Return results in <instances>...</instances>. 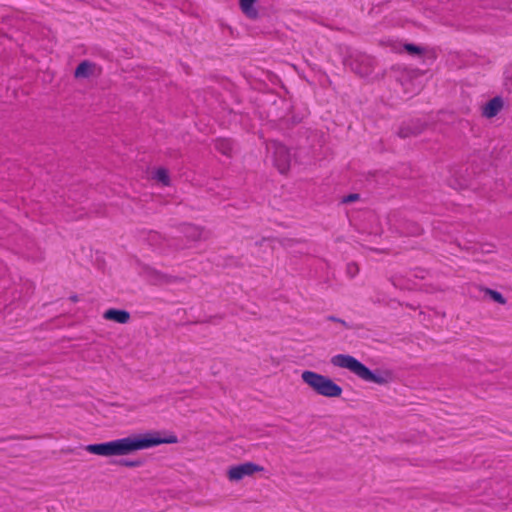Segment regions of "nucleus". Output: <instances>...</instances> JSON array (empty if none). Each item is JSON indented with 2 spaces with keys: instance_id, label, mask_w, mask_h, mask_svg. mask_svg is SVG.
<instances>
[{
  "instance_id": "nucleus-1",
  "label": "nucleus",
  "mask_w": 512,
  "mask_h": 512,
  "mask_svg": "<svg viewBox=\"0 0 512 512\" xmlns=\"http://www.w3.org/2000/svg\"><path fill=\"white\" fill-rule=\"evenodd\" d=\"M177 442L178 438L174 434L162 438L157 433H146L143 436H129L108 442L89 444L85 450L105 457L125 456L160 444H175Z\"/></svg>"
},
{
  "instance_id": "nucleus-2",
  "label": "nucleus",
  "mask_w": 512,
  "mask_h": 512,
  "mask_svg": "<svg viewBox=\"0 0 512 512\" xmlns=\"http://www.w3.org/2000/svg\"><path fill=\"white\" fill-rule=\"evenodd\" d=\"M331 364L335 367L345 368L367 382L376 384H384L386 382L383 376L371 371L355 357L348 354L334 355L331 358Z\"/></svg>"
},
{
  "instance_id": "nucleus-3",
  "label": "nucleus",
  "mask_w": 512,
  "mask_h": 512,
  "mask_svg": "<svg viewBox=\"0 0 512 512\" xmlns=\"http://www.w3.org/2000/svg\"><path fill=\"white\" fill-rule=\"evenodd\" d=\"M301 378L305 384L313 389L318 395L327 398H336L341 396L342 387L335 383L332 379L314 371L305 370L301 374Z\"/></svg>"
},
{
  "instance_id": "nucleus-4",
  "label": "nucleus",
  "mask_w": 512,
  "mask_h": 512,
  "mask_svg": "<svg viewBox=\"0 0 512 512\" xmlns=\"http://www.w3.org/2000/svg\"><path fill=\"white\" fill-rule=\"evenodd\" d=\"M268 151H271L273 154V161L275 167L281 174H284L288 171L291 162V154L289 149L276 141H273L267 146Z\"/></svg>"
},
{
  "instance_id": "nucleus-5",
  "label": "nucleus",
  "mask_w": 512,
  "mask_h": 512,
  "mask_svg": "<svg viewBox=\"0 0 512 512\" xmlns=\"http://www.w3.org/2000/svg\"><path fill=\"white\" fill-rule=\"evenodd\" d=\"M263 467L253 462H246L232 466L228 471V477L231 481H239L246 476H251L255 472L263 471Z\"/></svg>"
},
{
  "instance_id": "nucleus-6",
  "label": "nucleus",
  "mask_w": 512,
  "mask_h": 512,
  "mask_svg": "<svg viewBox=\"0 0 512 512\" xmlns=\"http://www.w3.org/2000/svg\"><path fill=\"white\" fill-rule=\"evenodd\" d=\"M503 106V99L500 96H496L482 107V115L488 119L493 118L502 110Z\"/></svg>"
},
{
  "instance_id": "nucleus-7",
  "label": "nucleus",
  "mask_w": 512,
  "mask_h": 512,
  "mask_svg": "<svg viewBox=\"0 0 512 512\" xmlns=\"http://www.w3.org/2000/svg\"><path fill=\"white\" fill-rule=\"evenodd\" d=\"M103 318L120 324H126L130 320V313L121 309H108L104 312Z\"/></svg>"
},
{
  "instance_id": "nucleus-8",
  "label": "nucleus",
  "mask_w": 512,
  "mask_h": 512,
  "mask_svg": "<svg viewBox=\"0 0 512 512\" xmlns=\"http://www.w3.org/2000/svg\"><path fill=\"white\" fill-rule=\"evenodd\" d=\"M94 67L93 63L84 60L76 67L74 76L76 78H88L92 75Z\"/></svg>"
},
{
  "instance_id": "nucleus-9",
  "label": "nucleus",
  "mask_w": 512,
  "mask_h": 512,
  "mask_svg": "<svg viewBox=\"0 0 512 512\" xmlns=\"http://www.w3.org/2000/svg\"><path fill=\"white\" fill-rule=\"evenodd\" d=\"M255 2L256 0H239L242 12L250 19H256L258 17V10L254 5Z\"/></svg>"
},
{
  "instance_id": "nucleus-10",
  "label": "nucleus",
  "mask_w": 512,
  "mask_h": 512,
  "mask_svg": "<svg viewBox=\"0 0 512 512\" xmlns=\"http://www.w3.org/2000/svg\"><path fill=\"white\" fill-rule=\"evenodd\" d=\"M147 241L154 249L159 250L160 252H165L164 244L166 243V239L159 233L150 232L148 234Z\"/></svg>"
},
{
  "instance_id": "nucleus-11",
  "label": "nucleus",
  "mask_w": 512,
  "mask_h": 512,
  "mask_svg": "<svg viewBox=\"0 0 512 512\" xmlns=\"http://www.w3.org/2000/svg\"><path fill=\"white\" fill-rule=\"evenodd\" d=\"M215 148L223 155L230 156L233 150V143L229 139H218L215 143Z\"/></svg>"
},
{
  "instance_id": "nucleus-12",
  "label": "nucleus",
  "mask_w": 512,
  "mask_h": 512,
  "mask_svg": "<svg viewBox=\"0 0 512 512\" xmlns=\"http://www.w3.org/2000/svg\"><path fill=\"white\" fill-rule=\"evenodd\" d=\"M154 178L165 186L169 185V175L164 168H158L154 173Z\"/></svg>"
},
{
  "instance_id": "nucleus-13",
  "label": "nucleus",
  "mask_w": 512,
  "mask_h": 512,
  "mask_svg": "<svg viewBox=\"0 0 512 512\" xmlns=\"http://www.w3.org/2000/svg\"><path fill=\"white\" fill-rule=\"evenodd\" d=\"M485 294L488 295L493 301H495L501 305H504L507 302L506 299L504 298V296L496 290L486 288Z\"/></svg>"
},
{
  "instance_id": "nucleus-14",
  "label": "nucleus",
  "mask_w": 512,
  "mask_h": 512,
  "mask_svg": "<svg viewBox=\"0 0 512 512\" xmlns=\"http://www.w3.org/2000/svg\"><path fill=\"white\" fill-rule=\"evenodd\" d=\"M417 133H419V130L418 129H412L409 125L401 126L399 131H398V135L401 138H407V137H409L411 135H416Z\"/></svg>"
},
{
  "instance_id": "nucleus-15",
  "label": "nucleus",
  "mask_w": 512,
  "mask_h": 512,
  "mask_svg": "<svg viewBox=\"0 0 512 512\" xmlns=\"http://www.w3.org/2000/svg\"><path fill=\"white\" fill-rule=\"evenodd\" d=\"M404 49L409 53V54H412V55H419V54H422L424 52V49L420 46H417L415 44H412V43H407L404 45Z\"/></svg>"
},
{
  "instance_id": "nucleus-16",
  "label": "nucleus",
  "mask_w": 512,
  "mask_h": 512,
  "mask_svg": "<svg viewBox=\"0 0 512 512\" xmlns=\"http://www.w3.org/2000/svg\"><path fill=\"white\" fill-rule=\"evenodd\" d=\"M327 320L329 321H333V322H337V323H340L341 325H343L345 328H351L350 325L343 319L341 318H338L336 316H333V315H329L327 316Z\"/></svg>"
},
{
  "instance_id": "nucleus-17",
  "label": "nucleus",
  "mask_w": 512,
  "mask_h": 512,
  "mask_svg": "<svg viewBox=\"0 0 512 512\" xmlns=\"http://www.w3.org/2000/svg\"><path fill=\"white\" fill-rule=\"evenodd\" d=\"M359 199V194L352 193L343 198V203H351Z\"/></svg>"
},
{
  "instance_id": "nucleus-18",
  "label": "nucleus",
  "mask_w": 512,
  "mask_h": 512,
  "mask_svg": "<svg viewBox=\"0 0 512 512\" xmlns=\"http://www.w3.org/2000/svg\"><path fill=\"white\" fill-rule=\"evenodd\" d=\"M120 463L127 467H138L141 464L140 461H129V460H122Z\"/></svg>"
},
{
  "instance_id": "nucleus-19",
  "label": "nucleus",
  "mask_w": 512,
  "mask_h": 512,
  "mask_svg": "<svg viewBox=\"0 0 512 512\" xmlns=\"http://www.w3.org/2000/svg\"><path fill=\"white\" fill-rule=\"evenodd\" d=\"M347 270H348V273L351 275V276H354L357 272H358V267L356 264L354 263H351V264H348L347 266Z\"/></svg>"
},
{
  "instance_id": "nucleus-20",
  "label": "nucleus",
  "mask_w": 512,
  "mask_h": 512,
  "mask_svg": "<svg viewBox=\"0 0 512 512\" xmlns=\"http://www.w3.org/2000/svg\"><path fill=\"white\" fill-rule=\"evenodd\" d=\"M188 229L193 231L194 239H197L200 236V231L197 228L189 226Z\"/></svg>"
},
{
  "instance_id": "nucleus-21",
  "label": "nucleus",
  "mask_w": 512,
  "mask_h": 512,
  "mask_svg": "<svg viewBox=\"0 0 512 512\" xmlns=\"http://www.w3.org/2000/svg\"><path fill=\"white\" fill-rule=\"evenodd\" d=\"M359 74H360L361 76L368 75V74H369V70H368V69H366L365 71H360V72H359Z\"/></svg>"
}]
</instances>
